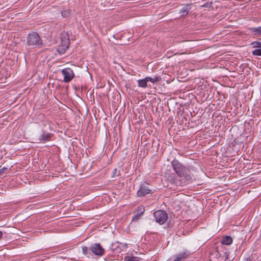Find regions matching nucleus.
Here are the masks:
<instances>
[{
	"label": "nucleus",
	"instance_id": "nucleus-1",
	"mask_svg": "<svg viewBox=\"0 0 261 261\" xmlns=\"http://www.w3.org/2000/svg\"><path fill=\"white\" fill-rule=\"evenodd\" d=\"M196 172L197 171L193 166H188L185 171H182L181 174L177 175L178 178L174 180V184L176 186L183 187L192 182L197 177L195 174Z\"/></svg>",
	"mask_w": 261,
	"mask_h": 261
},
{
	"label": "nucleus",
	"instance_id": "nucleus-2",
	"mask_svg": "<svg viewBox=\"0 0 261 261\" xmlns=\"http://www.w3.org/2000/svg\"><path fill=\"white\" fill-rule=\"evenodd\" d=\"M27 43L28 46L33 48H41L43 46V40L39 35L35 32L28 34L27 38Z\"/></svg>",
	"mask_w": 261,
	"mask_h": 261
},
{
	"label": "nucleus",
	"instance_id": "nucleus-3",
	"mask_svg": "<svg viewBox=\"0 0 261 261\" xmlns=\"http://www.w3.org/2000/svg\"><path fill=\"white\" fill-rule=\"evenodd\" d=\"M154 190L148 183L145 181L142 183L137 191V195L138 197L145 196L148 194L153 193Z\"/></svg>",
	"mask_w": 261,
	"mask_h": 261
},
{
	"label": "nucleus",
	"instance_id": "nucleus-4",
	"mask_svg": "<svg viewBox=\"0 0 261 261\" xmlns=\"http://www.w3.org/2000/svg\"><path fill=\"white\" fill-rule=\"evenodd\" d=\"M153 216L155 221L161 225L165 223L168 219V214L163 210L156 211L153 213Z\"/></svg>",
	"mask_w": 261,
	"mask_h": 261
},
{
	"label": "nucleus",
	"instance_id": "nucleus-5",
	"mask_svg": "<svg viewBox=\"0 0 261 261\" xmlns=\"http://www.w3.org/2000/svg\"><path fill=\"white\" fill-rule=\"evenodd\" d=\"M89 250L94 255L98 256H102L105 252V249L103 248L100 243H94L89 247Z\"/></svg>",
	"mask_w": 261,
	"mask_h": 261
},
{
	"label": "nucleus",
	"instance_id": "nucleus-6",
	"mask_svg": "<svg viewBox=\"0 0 261 261\" xmlns=\"http://www.w3.org/2000/svg\"><path fill=\"white\" fill-rule=\"evenodd\" d=\"M171 164L174 171L175 172L177 175L181 174V173L182 171H185V169H186L188 167L182 165L180 162L176 159L173 160L171 162Z\"/></svg>",
	"mask_w": 261,
	"mask_h": 261
},
{
	"label": "nucleus",
	"instance_id": "nucleus-7",
	"mask_svg": "<svg viewBox=\"0 0 261 261\" xmlns=\"http://www.w3.org/2000/svg\"><path fill=\"white\" fill-rule=\"evenodd\" d=\"M171 164L174 171L175 172L177 175L181 174V173L182 171H185V169H186L188 167L182 165L180 162L176 159L173 160L171 162Z\"/></svg>",
	"mask_w": 261,
	"mask_h": 261
},
{
	"label": "nucleus",
	"instance_id": "nucleus-8",
	"mask_svg": "<svg viewBox=\"0 0 261 261\" xmlns=\"http://www.w3.org/2000/svg\"><path fill=\"white\" fill-rule=\"evenodd\" d=\"M53 136V134L42 130L41 134L38 136L37 139V142L39 143H45L51 141Z\"/></svg>",
	"mask_w": 261,
	"mask_h": 261
},
{
	"label": "nucleus",
	"instance_id": "nucleus-9",
	"mask_svg": "<svg viewBox=\"0 0 261 261\" xmlns=\"http://www.w3.org/2000/svg\"><path fill=\"white\" fill-rule=\"evenodd\" d=\"M62 74L64 76V82H70L74 77V74L73 70L70 68H66L62 70Z\"/></svg>",
	"mask_w": 261,
	"mask_h": 261
},
{
	"label": "nucleus",
	"instance_id": "nucleus-10",
	"mask_svg": "<svg viewBox=\"0 0 261 261\" xmlns=\"http://www.w3.org/2000/svg\"><path fill=\"white\" fill-rule=\"evenodd\" d=\"M190 255L191 253L190 251L185 250L174 255L173 256V261H184L188 258ZM167 261H170V259H168Z\"/></svg>",
	"mask_w": 261,
	"mask_h": 261
},
{
	"label": "nucleus",
	"instance_id": "nucleus-11",
	"mask_svg": "<svg viewBox=\"0 0 261 261\" xmlns=\"http://www.w3.org/2000/svg\"><path fill=\"white\" fill-rule=\"evenodd\" d=\"M145 212L144 207L143 206H138V209L134 212V216L132 218V221H137L141 216H142Z\"/></svg>",
	"mask_w": 261,
	"mask_h": 261
},
{
	"label": "nucleus",
	"instance_id": "nucleus-12",
	"mask_svg": "<svg viewBox=\"0 0 261 261\" xmlns=\"http://www.w3.org/2000/svg\"><path fill=\"white\" fill-rule=\"evenodd\" d=\"M191 8V4H188L183 7L180 10V13L181 14V16H185L187 15L189 13Z\"/></svg>",
	"mask_w": 261,
	"mask_h": 261
},
{
	"label": "nucleus",
	"instance_id": "nucleus-13",
	"mask_svg": "<svg viewBox=\"0 0 261 261\" xmlns=\"http://www.w3.org/2000/svg\"><path fill=\"white\" fill-rule=\"evenodd\" d=\"M221 243L223 245H229L232 243V238L229 236H226L222 238Z\"/></svg>",
	"mask_w": 261,
	"mask_h": 261
},
{
	"label": "nucleus",
	"instance_id": "nucleus-14",
	"mask_svg": "<svg viewBox=\"0 0 261 261\" xmlns=\"http://www.w3.org/2000/svg\"><path fill=\"white\" fill-rule=\"evenodd\" d=\"M250 32L254 35L260 36H261V26L257 28H248Z\"/></svg>",
	"mask_w": 261,
	"mask_h": 261
},
{
	"label": "nucleus",
	"instance_id": "nucleus-15",
	"mask_svg": "<svg viewBox=\"0 0 261 261\" xmlns=\"http://www.w3.org/2000/svg\"><path fill=\"white\" fill-rule=\"evenodd\" d=\"M61 45L64 46L65 49H68L70 44V41L68 37L64 36L61 39Z\"/></svg>",
	"mask_w": 261,
	"mask_h": 261
},
{
	"label": "nucleus",
	"instance_id": "nucleus-16",
	"mask_svg": "<svg viewBox=\"0 0 261 261\" xmlns=\"http://www.w3.org/2000/svg\"><path fill=\"white\" fill-rule=\"evenodd\" d=\"M145 79L147 82H150L152 83L159 82L161 80V78L160 76H154L153 78L148 76L146 77Z\"/></svg>",
	"mask_w": 261,
	"mask_h": 261
},
{
	"label": "nucleus",
	"instance_id": "nucleus-17",
	"mask_svg": "<svg viewBox=\"0 0 261 261\" xmlns=\"http://www.w3.org/2000/svg\"><path fill=\"white\" fill-rule=\"evenodd\" d=\"M124 261H141V258L135 256H126Z\"/></svg>",
	"mask_w": 261,
	"mask_h": 261
},
{
	"label": "nucleus",
	"instance_id": "nucleus-18",
	"mask_svg": "<svg viewBox=\"0 0 261 261\" xmlns=\"http://www.w3.org/2000/svg\"><path fill=\"white\" fill-rule=\"evenodd\" d=\"M138 86L142 88H146L147 87V81L145 79L140 80L138 81Z\"/></svg>",
	"mask_w": 261,
	"mask_h": 261
},
{
	"label": "nucleus",
	"instance_id": "nucleus-19",
	"mask_svg": "<svg viewBox=\"0 0 261 261\" xmlns=\"http://www.w3.org/2000/svg\"><path fill=\"white\" fill-rule=\"evenodd\" d=\"M91 250H89V248L86 246L82 247V252L84 255L89 256L91 255Z\"/></svg>",
	"mask_w": 261,
	"mask_h": 261
},
{
	"label": "nucleus",
	"instance_id": "nucleus-20",
	"mask_svg": "<svg viewBox=\"0 0 261 261\" xmlns=\"http://www.w3.org/2000/svg\"><path fill=\"white\" fill-rule=\"evenodd\" d=\"M70 14V11L69 10L62 11L61 12V15L63 18L68 17Z\"/></svg>",
	"mask_w": 261,
	"mask_h": 261
},
{
	"label": "nucleus",
	"instance_id": "nucleus-21",
	"mask_svg": "<svg viewBox=\"0 0 261 261\" xmlns=\"http://www.w3.org/2000/svg\"><path fill=\"white\" fill-rule=\"evenodd\" d=\"M251 45L253 47L261 48V42L254 41L252 42Z\"/></svg>",
	"mask_w": 261,
	"mask_h": 261
},
{
	"label": "nucleus",
	"instance_id": "nucleus-22",
	"mask_svg": "<svg viewBox=\"0 0 261 261\" xmlns=\"http://www.w3.org/2000/svg\"><path fill=\"white\" fill-rule=\"evenodd\" d=\"M252 55L254 56H261V48H258L252 51Z\"/></svg>",
	"mask_w": 261,
	"mask_h": 261
},
{
	"label": "nucleus",
	"instance_id": "nucleus-23",
	"mask_svg": "<svg viewBox=\"0 0 261 261\" xmlns=\"http://www.w3.org/2000/svg\"><path fill=\"white\" fill-rule=\"evenodd\" d=\"M67 49H65V47L62 45H61L60 47H59V49H58V52L59 53V54H63L64 53H65L66 50H67Z\"/></svg>",
	"mask_w": 261,
	"mask_h": 261
},
{
	"label": "nucleus",
	"instance_id": "nucleus-24",
	"mask_svg": "<svg viewBox=\"0 0 261 261\" xmlns=\"http://www.w3.org/2000/svg\"><path fill=\"white\" fill-rule=\"evenodd\" d=\"M118 243H112L111 244V246L110 247V249L113 251H115L117 247H118Z\"/></svg>",
	"mask_w": 261,
	"mask_h": 261
},
{
	"label": "nucleus",
	"instance_id": "nucleus-25",
	"mask_svg": "<svg viewBox=\"0 0 261 261\" xmlns=\"http://www.w3.org/2000/svg\"><path fill=\"white\" fill-rule=\"evenodd\" d=\"M7 168L6 167H3L0 169V176L5 173L6 170H7Z\"/></svg>",
	"mask_w": 261,
	"mask_h": 261
},
{
	"label": "nucleus",
	"instance_id": "nucleus-26",
	"mask_svg": "<svg viewBox=\"0 0 261 261\" xmlns=\"http://www.w3.org/2000/svg\"><path fill=\"white\" fill-rule=\"evenodd\" d=\"M212 3H211L210 4L208 3H205L204 5H203L202 6L203 7H212Z\"/></svg>",
	"mask_w": 261,
	"mask_h": 261
},
{
	"label": "nucleus",
	"instance_id": "nucleus-27",
	"mask_svg": "<svg viewBox=\"0 0 261 261\" xmlns=\"http://www.w3.org/2000/svg\"><path fill=\"white\" fill-rule=\"evenodd\" d=\"M117 171V169L115 168L114 169L113 172V175H112L113 177L116 176Z\"/></svg>",
	"mask_w": 261,
	"mask_h": 261
},
{
	"label": "nucleus",
	"instance_id": "nucleus-28",
	"mask_svg": "<svg viewBox=\"0 0 261 261\" xmlns=\"http://www.w3.org/2000/svg\"><path fill=\"white\" fill-rule=\"evenodd\" d=\"M5 232H3L2 231L0 230V240L2 239L3 238V235Z\"/></svg>",
	"mask_w": 261,
	"mask_h": 261
},
{
	"label": "nucleus",
	"instance_id": "nucleus-29",
	"mask_svg": "<svg viewBox=\"0 0 261 261\" xmlns=\"http://www.w3.org/2000/svg\"><path fill=\"white\" fill-rule=\"evenodd\" d=\"M49 122L47 120H45L44 121H43V124L44 125H45L46 124H47V123H48Z\"/></svg>",
	"mask_w": 261,
	"mask_h": 261
},
{
	"label": "nucleus",
	"instance_id": "nucleus-30",
	"mask_svg": "<svg viewBox=\"0 0 261 261\" xmlns=\"http://www.w3.org/2000/svg\"><path fill=\"white\" fill-rule=\"evenodd\" d=\"M39 116L42 118L44 117V115L43 114H40Z\"/></svg>",
	"mask_w": 261,
	"mask_h": 261
}]
</instances>
